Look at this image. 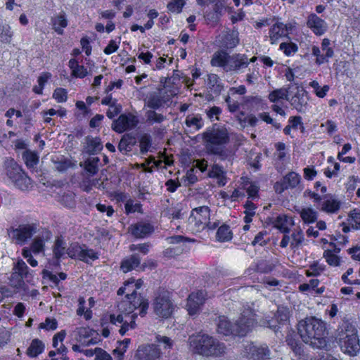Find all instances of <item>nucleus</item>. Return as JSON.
Segmentation results:
<instances>
[{
	"instance_id": "1",
	"label": "nucleus",
	"mask_w": 360,
	"mask_h": 360,
	"mask_svg": "<svg viewBox=\"0 0 360 360\" xmlns=\"http://www.w3.org/2000/svg\"><path fill=\"white\" fill-rule=\"evenodd\" d=\"M302 342L314 349H328L326 324L315 316L307 317L297 325Z\"/></svg>"
},
{
	"instance_id": "2",
	"label": "nucleus",
	"mask_w": 360,
	"mask_h": 360,
	"mask_svg": "<svg viewBox=\"0 0 360 360\" xmlns=\"http://www.w3.org/2000/svg\"><path fill=\"white\" fill-rule=\"evenodd\" d=\"M188 342L194 353L206 357L222 356L226 351L224 343L207 334L198 333L190 336Z\"/></svg>"
},
{
	"instance_id": "3",
	"label": "nucleus",
	"mask_w": 360,
	"mask_h": 360,
	"mask_svg": "<svg viewBox=\"0 0 360 360\" xmlns=\"http://www.w3.org/2000/svg\"><path fill=\"white\" fill-rule=\"evenodd\" d=\"M249 64L248 57L244 54H233L229 56L224 51H217L214 53L211 65L221 67L226 72H238L241 69L247 68Z\"/></svg>"
},
{
	"instance_id": "4",
	"label": "nucleus",
	"mask_w": 360,
	"mask_h": 360,
	"mask_svg": "<svg viewBox=\"0 0 360 360\" xmlns=\"http://www.w3.org/2000/svg\"><path fill=\"white\" fill-rule=\"evenodd\" d=\"M202 140L207 151L215 150L224 147L229 142L228 131L224 127H213L202 134Z\"/></svg>"
},
{
	"instance_id": "5",
	"label": "nucleus",
	"mask_w": 360,
	"mask_h": 360,
	"mask_svg": "<svg viewBox=\"0 0 360 360\" xmlns=\"http://www.w3.org/2000/svg\"><path fill=\"white\" fill-rule=\"evenodd\" d=\"M241 355L248 360H269L271 351L266 344L248 342L244 345Z\"/></svg>"
},
{
	"instance_id": "6",
	"label": "nucleus",
	"mask_w": 360,
	"mask_h": 360,
	"mask_svg": "<svg viewBox=\"0 0 360 360\" xmlns=\"http://www.w3.org/2000/svg\"><path fill=\"white\" fill-rule=\"evenodd\" d=\"M153 307L154 313L163 319L169 318L175 309V306L170 299L169 293L165 291L160 292L157 295L153 300Z\"/></svg>"
},
{
	"instance_id": "7",
	"label": "nucleus",
	"mask_w": 360,
	"mask_h": 360,
	"mask_svg": "<svg viewBox=\"0 0 360 360\" xmlns=\"http://www.w3.org/2000/svg\"><path fill=\"white\" fill-rule=\"evenodd\" d=\"M127 304L131 306L128 311L131 312L132 314L134 311L139 307L140 308L139 314L141 316H144L146 314L149 304L147 300H145L140 295H138L136 291L134 290L132 292H128L125 296V299L118 304L117 307L119 311H126L124 306Z\"/></svg>"
},
{
	"instance_id": "8",
	"label": "nucleus",
	"mask_w": 360,
	"mask_h": 360,
	"mask_svg": "<svg viewBox=\"0 0 360 360\" xmlns=\"http://www.w3.org/2000/svg\"><path fill=\"white\" fill-rule=\"evenodd\" d=\"M292 85L295 86L291 89L292 94H290L288 102L297 112L304 113L308 107L307 92L297 83Z\"/></svg>"
},
{
	"instance_id": "9",
	"label": "nucleus",
	"mask_w": 360,
	"mask_h": 360,
	"mask_svg": "<svg viewBox=\"0 0 360 360\" xmlns=\"http://www.w3.org/2000/svg\"><path fill=\"white\" fill-rule=\"evenodd\" d=\"M256 323L255 314L250 308H245L235 323L237 336H245Z\"/></svg>"
},
{
	"instance_id": "10",
	"label": "nucleus",
	"mask_w": 360,
	"mask_h": 360,
	"mask_svg": "<svg viewBox=\"0 0 360 360\" xmlns=\"http://www.w3.org/2000/svg\"><path fill=\"white\" fill-rule=\"evenodd\" d=\"M37 224H20L17 228H11L8 230L9 236L18 243H25L35 234L38 230Z\"/></svg>"
},
{
	"instance_id": "11",
	"label": "nucleus",
	"mask_w": 360,
	"mask_h": 360,
	"mask_svg": "<svg viewBox=\"0 0 360 360\" xmlns=\"http://www.w3.org/2000/svg\"><path fill=\"white\" fill-rule=\"evenodd\" d=\"M210 210L207 206H200L192 210L188 223L193 226L196 231L203 230L210 220Z\"/></svg>"
},
{
	"instance_id": "12",
	"label": "nucleus",
	"mask_w": 360,
	"mask_h": 360,
	"mask_svg": "<svg viewBox=\"0 0 360 360\" xmlns=\"http://www.w3.org/2000/svg\"><path fill=\"white\" fill-rule=\"evenodd\" d=\"M139 120L131 113L122 114L112 124V129L117 133L121 134L136 127Z\"/></svg>"
},
{
	"instance_id": "13",
	"label": "nucleus",
	"mask_w": 360,
	"mask_h": 360,
	"mask_svg": "<svg viewBox=\"0 0 360 360\" xmlns=\"http://www.w3.org/2000/svg\"><path fill=\"white\" fill-rule=\"evenodd\" d=\"M300 176L295 172L288 173L283 179L276 182L274 189L277 193H282L285 190L295 188L300 182Z\"/></svg>"
},
{
	"instance_id": "14",
	"label": "nucleus",
	"mask_w": 360,
	"mask_h": 360,
	"mask_svg": "<svg viewBox=\"0 0 360 360\" xmlns=\"http://www.w3.org/2000/svg\"><path fill=\"white\" fill-rule=\"evenodd\" d=\"M160 349L155 345L139 346L136 350V360H158L160 357Z\"/></svg>"
},
{
	"instance_id": "15",
	"label": "nucleus",
	"mask_w": 360,
	"mask_h": 360,
	"mask_svg": "<svg viewBox=\"0 0 360 360\" xmlns=\"http://www.w3.org/2000/svg\"><path fill=\"white\" fill-rule=\"evenodd\" d=\"M129 232L136 238H144L154 232V226L150 222L141 221L131 224Z\"/></svg>"
},
{
	"instance_id": "16",
	"label": "nucleus",
	"mask_w": 360,
	"mask_h": 360,
	"mask_svg": "<svg viewBox=\"0 0 360 360\" xmlns=\"http://www.w3.org/2000/svg\"><path fill=\"white\" fill-rule=\"evenodd\" d=\"M352 337H359L357 328L353 322L345 318L335 331V339L344 340Z\"/></svg>"
},
{
	"instance_id": "17",
	"label": "nucleus",
	"mask_w": 360,
	"mask_h": 360,
	"mask_svg": "<svg viewBox=\"0 0 360 360\" xmlns=\"http://www.w3.org/2000/svg\"><path fill=\"white\" fill-rule=\"evenodd\" d=\"M205 300V294L203 291L199 290L196 292H192L188 297L186 308L190 315H194L198 313L201 305Z\"/></svg>"
},
{
	"instance_id": "18",
	"label": "nucleus",
	"mask_w": 360,
	"mask_h": 360,
	"mask_svg": "<svg viewBox=\"0 0 360 360\" xmlns=\"http://www.w3.org/2000/svg\"><path fill=\"white\" fill-rule=\"evenodd\" d=\"M341 350L350 356H355L360 350V343L359 337H352L349 338L335 339Z\"/></svg>"
},
{
	"instance_id": "19",
	"label": "nucleus",
	"mask_w": 360,
	"mask_h": 360,
	"mask_svg": "<svg viewBox=\"0 0 360 360\" xmlns=\"http://www.w3.org/2000/svg\"><path fill=\"white\" fill-rule=\"evenodd\" d=\"M217 331L219 334L228 335H237L235 324H232L224 316H219L216 319Z\"/></svg>"
},
{
	"instance_id": "20",
	"label": "nucleus",
	"mask_w": 360,
	"mask_h": 360,
	"mask_svg": "<svg viewBox=\"0 0 360 360\" xmlns=\"http://www.w3.org/2000/svg\"><path fill=\"white\" fill-rule=\"evenodd\" d=\"M308 27L316 35H322L327 30V23L314 13H311L308 17Z\"/></svg>"
},
{
	"instance_id": "21",
	"label": "nucleus",
	"mask_w": 360,
	"mask_h": 360,
	"mask_svg": "<svg viewBox=\"0 0 360 360\" xmlns=\"http://www.w3.org/2000/svg\"><path fill=\"white\" fill-rule=\"evenodd\" d=\"M167 101V100L160 91L150 93L144 100L145 105L150 108L149 110L159 109L162 107Z\"/></svg>"
},
{
	"instance_id": "22",
	"label": "nucleus",
	"mask_w": 360,
	"mask_h": 360,
	"mask_svg": "<svg viewBox=\"0 0 360 360\" xmlns=\"http://www.w3.org/2000/svg\"><path fill=\"white\" fill-rule=\"evenodd\" d=\"M285 342L295 355L304 354V345L294 331H289L285 338Z\"/></svg>"
},
{
	"instance_id": "23",
	"label": "nucleus",
	"mask_w": 360,
	"mask_h": 360,
	"mask_svg": "<svg viewBox=\"0 0 360 360\" xmlns=\"http://www.w3.org/2000/svg\"><path fill=\"white\" fill-rule=\"evenodd\" d=\"M6 176L14 181L24 172L21 167L12 158H7L4 162Z\"/></svg>"
},
{
	"instance_id": "24",
	"label": "nucleus",
	"mask_w": 360,
	"mask_h": 360,
	"mask_svg": "<svg viewBox=\"0 0 360 360\" xmlns=\"http://www.w3.org/2000/svg\"><path fill=\"white\" fill-rule=\"evenodd\" d=\"M51 237V234L49 231L43 230L41 235L37 236L30 248L33 253L37 254L44 251L45 242L49 240Z\"/></svg>"
},
{
	"instance_id": "25",
	"label": "nucleus",
	"mask_w": 360,
	"mask_h": 360,
	"mask_svg": "<svg viewBox=\"0 0 360 360\" xmlns=\"http://www.w3.org/2000/svg\"><path fill=\"white\" fill-rule=\"evenodd\" d=\"M294 86L295 85L289 84L286 88L275 89L269 94L268 98L272 103H276L281 99H285L288 101L290 94H292L291 89L293 88Z\"/></svg>"
},
{
	"instance_id": "26",
	"label": "nucleus",
	"mask_w": 360,
	"mask_h": 360,
	"mask_svg": "<svg viewBox=\"0 0 360 360\" xmlns=\"http://www.w3.org/2000/svg\"><path fill=\"white\" fill-rule=\"evenodd\" d=\"M288 36V25L283 22L275 23L269 31V37L271 44L276 43L280 37Z\"/></svg>"
},
{
	"instance_id": "27",
	"label": "nucleus",
	"mask_w": 360,
	"mask_h": 360,
	"mask_svg": "<svg viewBox=\"0 0 360 360\" xmlns=\"http://www.w3.org/2000/svg\"><path fill=\"white\" fill-rule=\"evenodd\" d=\"M207 88L215 95L219 96L224 89L219 77L215 74H210L207 76Z\"/></svg>"
},
{
	"instance_id": "28",
	"label": "nucleus",
	"mask_w": 360,
	"mask_h": 360,
	"mask_svg": "<svg viewBox=\"0 0 360 360\" xmlns=\"http://www.w3.org/2000/svg\"><path fill=\"white\" fill-rule=\"evenodd\" d=\"M141 263V258L138 254H134L129 257L124 259L121 262L120 268L123 272L127 273L139 266Z\"/></svg>"
},
{
	"instance_id": "29",
	"label": "nucleus",
	"mask_w": 360,
	"mask_h": 360,
	"mask_svg": "<svg viewBox=\"0 0 360 360\" xmlns=\"http://www.w3.org/2000/svg\"><path fill=\"white\" fill-rule=\"evenodd\" d=\"M86 149L89 154H95L100 152L103 149V145L101 139L98 137H86Z\"/></svg>"
},
{
	"instance_id": "30",
	"label": "nucleus",
	"mask_w": 360,
	"mask_h": 360,
	"mask_svg": "<svg viewBox=\"0 0 360 360\" xmlns=\"http://www.w3.org/2000/svg\"><path fill=\"white\" fill-rule=\"evenodd\" d=\"M146 122L148 125L154 124H160L166 120V116L161 113H158L155 110H148L145 112Z\"/></svg>"
},
{
	"instance_id": "31",
	"label": "nucleus",
	"mask_w": 360,
	"mask_h": 360,
	"mask_svg": "<svg viewBox=\"0 0 360 360\" xmlns=\"http://www.w3.org/2000/svg\"><path fill=\"white\" fill-rule=\"evenodd\" d=\"M340 207V201L333 198L326 199L321 205V210L328 213H335L339 210Z\"/></svg>"
},
{
	"instance_id": "32",
	"label": "nucleus",
	"mask_w": 360,
	"mask_h": 360,
	"mask_svg": "<svg viewBox=\"0 0 360 360\" xmlns=\"http://www.w3.org/2000/svg\"><path fill=\"white\" fill-rule=\"evenodd\" d=\"M13 183L16 187L22 191H27L32 187V179L25 172H22L19 177L14 180Z\"/></svg>"
},
{
	"instance_id": "33",
	"label": "nucleus",
	"mask_w": 360,
	"mask_h": 360,
	"mask_svg": "<svg viewBox=\"0 0 360 360\" xmlns=\"http://www.w3.org/2000/svg\"><path fill=\"white\" fill-rule=\"evenodd\" d=\"M135 139L127 134H124L118 145V149L121 153H126L131 150V147L135 144Z\"/></svg>"
},
{
	"instance_id": "34",
	"label": "nucleus",
	"mask_w": 360,
	"mask_h": 360,
	"mask_svg": "<svg viewBox=\"0 0 360 360\" xmlns=\"http://www.w3.org/2000/svg\"><path fill=\"white\" fill-rule=\"evenodd\" d=\"M66 243L61 238H58L54 243L53 248V252L54 257L58 261L59 259L63 257L67 254Z\"/></svg>"
},
{
	"instance_id": "35",
	"label": "nucleus",
	"mask_w": 360,
	"mask_h": 360,
	"mask_svg": "<svg viewBox=\"0 0 360 360\" xmlns=\"http://www.w3.org/2000/svg\"><path fill=\"white\" fill-rule=\"evenodd\" d=\"M44 349V345L39 339H34L27 349V354L30 357H36Z\"/></svg>"
},
{
	"instance_id": "36",
	"label": "nucleus",
	"mask_w": 360,
	"mask_h": 360,
	"mask_svg": "<svg viewBox=\"0 0 360 360\" xmlns=\"http://www.w3.org/2000/svg\"><path fill=\"white\" fill-rule=\"evenodd\" d=\"M137 317L136 314H132L131 315H125V319L122 322L119 330L120 333L124 335L129 329H134L136 327L135 319Z\"/></svg>"
},
{
	"instance_id": "37",
	"label": "nucleus",
	"mask_w": 360,
	"mask_h": 360,
	"mask_svg": "<svg viewBox=\"0 0 360 360\" xmlns=\"http://www.w3.org/2000/svg\"><path fill=\"white\" fill-rule=\"evenodd\" d=\"M224 174V171L221 166L214 165L212 167L211 170L209 172V176L211 178L218 179V184L221 186H224L226 182Z\"/></svg>"
},
{
	"instance_id": "38",
	"label": "nucleus",
	"mask_w": 360,
	"mask_h": 360,
	"mask_svg": "<svg viewBox=\"0 0 360 360\" xmlns=\"http://www.w3.org/2000/svg\"><path fill=\"white\" fill-rule=\"evenodd\" d=\"M288 224H292V219L285 215H280L276 217L274 226L279 229L281 232L288 233L290 231V229L287 226Z\"/></svg>"
},
{
	"instance_id": "39",
	"label": "nucleus",
	"mask_w": 360,
	"mask_h": 360,
	"mask_svg": "<svg viewBox=\"0 0 360 360\" xmlns=\"http://www.w3.org/2000/svg\"><path fill=\"white\" fill-rule=\"evenodd\" d=\"M13 32L11 26L7 23H0V41L5 44H9L11 41Z\"/></svg>"
},
{
	"instance_id": "40",
	"label": "nucleus",
	"mask_w": 360,
	"mask_h": 360,
	"mask_svg": "<svg viewBox=\"0 0 360 360\" xmlns=\"http://www.w3.org/2000/svg\"><path fill=\"white\" fill-rule=\"evenodd\" d=\"M22 159L29 169H34L39 162L37 154L30 150H26L22 153Z\"/></svg>"
},
{
	"instance_id": "41",
	"label": "nucleus",
	"mask_w": 360,
	"mask_h": 360,
	"mask_svg": "<svg viewBox=\"0 0 360 360\" xmlns=\"http://www.w3.org/2000/svg\"><path fill=\"white\" fill-rule=\"evenodd\" d=\"M185 124L188 127H193L198 131L202 127L203 121L200 115H189L186 118Z\"/></svg>"
},
{
	"instance_id": "42",
	"label": "nucleus",
	"mask_w": 360,
	"mask_h": 360,
	"mask_svg": "<svg viewBox=\"0 0 360 360\" xmlns=\"http://www.w3.org/2000/svg\"><path fill=\"white\" fill-rule=\"evenodd\" d=\"M239 43L238 33L232 31L226 34L223 39V44L227 49H233Z\"/></svg>"
},
{
	"instance_id": "43",
	"label": "nucleus",
	"mask_w": 360,
	"mask_h": 360,
	"mask_svg": "<svg viewBox=\"0 0 360 360\" xmlns=\"http://www.w3.org/2000/svg\"><path fill=\"white\" fill-rule=\"evenodd\" d=\"M13 271L18 272L20 276H22V278L27 280V281H30L32 278V274L30 273L28 270V266L25 264V262L22 260H18L15 264Z\"/></svg>"
},
{
	"instance_id": "44",
	"label": "nucleus",
	"mask_w": 360,
	"mask_h": 360,
	"mask_svg": "<svg viewBox=\"0 0 360 360\" xmlns=\"http://www.w3.org/2000/svg\"><path fill=\"white\" fill-rule=\"evenodd\" d=\"M217 239L220 242L231 240L232 238V232L228 225L224 224L221 226L217 232Z\"/></svg>"
},
{
	"instance_id": "45",
	"label": "nucleus",
	"mask_w": 360,
	"mask_h": 360,
	"mask_svg": "<svg viewBox=\"0 0 360 360\" xmlns=\"http://www.w3.org/2000/svg\"><path fill=\"white\" fill-rule=\"evenodd\" d=\"M53 28L58 34H63V28L68 25L67 19L64 14H60L53 19Z\"/></svg>"
},
{
	"instance_id": "46",
	"label": "nucleus",
	"mask_w": 360,
	"mask_h": 360,
	"mask_svg": "<svg viewBox=\"0 0 360 360\" xmlns=\"http://www.w3.org/2000/svg\"><path fill=\"white\" fill-rule=\"evenodd\" d=\"M75 332L77 333V341L82 345L84 340H86V338L93 336L94 333H96L94 330L86 327L77 328Z\"/></svg>"
},
{
	"instance_id": "47",
	"label": "nucleus",
	"mask_w": 360,
	"mask_h": 360,
	"mask_svg": "<svg viewBox=\"0 0 360 360\" xmlns=\"http://www.w3.org/2000/svg\"><path fill=\"white\" fill-rule=\"evenodd\" d=\"M300 214L305 223H313L317 219V212L311 208L302 209Z\"/></svg>"
},
{
	"instance_id": "48",
	"label": "nucleus",
	"mask_w": 360,
	"mask_h": 360,
	"mask_svg": "<svg viewBox=\"0 0 360 360\" xmlns=\"http://www.w3.org/2000/svg\"><path fill=\"white\" fill-rule=\"evenodd\" d=\"M98 258V254L94 250L82 248V252L79 255V260L89 263L90 261H94Z\"/></svg>"
},
{
	"instance_id": "49",
	"label": "nucleus",
	"mask_w": 360,
	"mask_h": 360,
	"mask_svg": "<svg viewBox=\"0 0 360 360\" xmlns=\"http://www.w3.org/2000/svg\"><path fill=\"white\" fill-rule=\"evenodd\" d=\"M275 317L278 323L284 324L289 319V309L285 307H278Z\"/></svg>"
},
{
	"instance_id": "50",
	"label": "nucleus",
	"mask_w": 360,
	"mask_h": 360,
	"mask_svg": "<svg viewBox=\"0 0 360 360\" xmlns=\"http://www.w3.org/2000/svg\"><path fill=\"white\" fill-rule=\"evenodd\" d=\"M152 138L148 134H143L141 136L140 143V152L141 154H146L151 146Z\"/></svg>"
},
{
	"instance_id": "51",
	"label": "nucleus",
	"mask_w": 360,
	"mask_h": 360,
	"mask_svg": "<svg viewBox=\"0 0 360 360\" xmlns=\"http://www.w3.org/2000/svg\"><path fill=\"white\" fill-rule=\"evenodd\" d=\"M244 207L245 208V210L244 211V214H245L244 217V221L246 224H248L252 221V217L255 214V210L256 207L251 201H247L244 205Z\"/></svg>"
},
{
	"instance_id": "52",
	"label": "nucleus",
	"mask_w": 360,
	"mask_h": 360,
	"mask_svg": "<svg viewBox=\"0 0 360 360\" xmlns=\"http://www.w3.org/2000/svg\"><path fill=\"white\" fill-rule=\"evenodd\" d=\"M292 241L290 247L292 250L297 249L304 240V234L301 229L295 231L291 235Z\"/></svg>"
},
{
	"instance_id": "53",
	"label": "nucleus",
	"mask_w": 360,
	"mask_h": 360,
	"mask_svg": "<svg viewBox=\"0 0 360 360\" xmlns=\"http://www.w3.org/2000/svg\"><path fill=\"white\" fill-rule=\"evenodd\" d=\"M142 205L140 202H135L134 200L129 199L127 200L124 207L127 214L134 213L136 212L142 213Z\"/></svg>"
},
{
	"instance_id": "54",
	"label": "nucleus",
	"mask_w": 360,
	"mask_h": 360,
	"mask_svg": "<svg viewBox=\"0 0 360 360\" xmlns=\"http://www.w3.org/2000/svg\"><path fill=\"white\" fill-rule=\"evenodd\" d=\"M309 86L314 89L316 95L319 98L325 97L329 90V86L324 85L321 87L319 86V82L315 80L311 82Z\"/></svg>"
},
{
	"instance_id": "55",
	"label": "nucleus",
	"mask_w": 360,
	"mask_h": 360,
	"mask_svg": "<svg viewBox=\"0 0 360 360\" xmlns=\"http://www.w3.org/2000/svg\"><path fill=\"white\" fill-rule=\"evenodd\" d=\"M24 278L20 276L18 272L13 271L10 277V284L15 288H22L25 284Z\"/></svg>"
},
{
	"instance_id": "56",
	"label": "nucleus",
	"mask_w": 360,
	"mask_h": 360,
	"mask_svg": "<svg viewBox=\"0 0 360 360\" xmlns=\"http://www.w3.org/2000/svg\"><path fill=\"white\" fill-rule=\"evenodd\" d=\"M82 247L78 243H72L67 249V255L72 259L77 258L79 259V255L82 252Z\"/></svg>"
},
{
	"instance_id": "57",
	"label": "nucleus",
	"mask_w": 360,
	"mask_h": 360,
	"mask_svg": "<svg viewBox=\"0 0 360 360\" xmlns=\"http://www.w3.org/2000/svg\"><path fill=\"white\" fill-rule=\"evenodd\" d=\"M131 340L129 338L124 339L123 341L120 342V347H117L113 350V354H117V360L123 359V354L127 350L128 345H129Z\"/></svg>"
},
{
	"instance_id": "58",
	"label": "nucleus",
	"mask_w": 360,
	"mask_h": 360,
	"mask_svg": "<svg viewBox=\"0 0 360 360\" xmlns=\"http://www.w3.org/2000/svg\"><path fill=\"white\" fill-rule=\"evenodd\" d=\"M185 0H173L167 4V8L172 12L180 13L185 5Z\"/></svg>"
},
{
	"instance_id": "59",
	"label": "nucleus",
	"mask_w": 360,
	"mask_h": 360,
	"mask_svg": "<svg viewBox=\"0 0 360 360\" xmlns=\"http://www.w3.org/2000/svg\"><path fill=\"white\" fill-rule=\"evenodd\" d=\"M320 48L316 46H314L311 49V53L314 56L316 57V63L319 65L323 64L325 62L328 61L325 54L321 53Z\"/></svg>"
},
{
	"instance_id": "60",
	"label": "nucleus",
	"mask_w": 360,
	"mask_h": 360,
	"mask_svg": "<svg viewBox=\"0 0 360 360\" xmlns=\"http://www.w3.org/2000/svg\"><path fill=\"white\" fill-rule=\"evenodd\" d=\"M352 221V226L355 229H360V210H354L349 214Z\"/></svg>"
},
{
	"instance_id": "61",
	"label": "nucleus",
	"mask_w": 360,
	"mask_h": 360,
	"mask_svg": "<svg viewBox=\"0 0 360 360\" xmlns=\"http://www.w3.org/2000/svg\"><path fill=\"white\" fill-rule=\"evenodd\" d=\"M58 322L56 319L46 318L44 323H41L39 325L40 328L46 329L47 330H54L57 328Z\"/></svg>"
},
{
	"instance_id": "62",
	"label": "nucleus",
	"mask_w": 360,
	"mask_h": 360,
	"mask_svg": "<svg viewBox=\"0 0 360 360\" xmlns=\"http://www.w3.org/2000/svg\"><path fill=\"white\" fill-rule=\"evenodd\" d=\"M330 44V40L326 38L323 39L321 43L322 52L325 54L327 59L332 58L334 53L333 50L329 46Z\"/></svg>"
},
{
	"instance_id": "63",
	"label": "nucleus",
	"mask_w": 360,
	"mask_h": 360,
	"mask_svg": "<svg viewBox=\"0 0 360 360\" xmlns=\"http://www.w3.org/2000/svg\"><path fill=\"white\" fill-rule=\"evenodd\" d=\"M274 266L264 260L260 261L257 265V271L260 273H269L274 269Z\"/></svg>"
},
{
	"instance_id": "64",
	"label": "nucleus",
	"mask_w": 360,
	"mask_h": 360,
	"mask_svg": "<svg viewBox=\"0 0 360 360\" xmlns=\"http://www.w3.org/2000/svg\"><path fill=\"white\" fill-rule=\"evenodd\" d=\"M95 360H112L111 356L102 348H96Z\"/></svg>"
}]
</instances>
